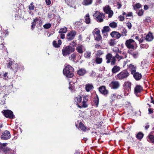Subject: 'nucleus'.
Listing matches in <instances>:
<instances>
[{
	"label": "nucleus",
	"instance_id": "obj_34",
	"mask_svg": "<svg viewBox=\"0 0 154 154\" xmlns=\"http://www.w3.org/2000/svg\"><path fill=\"white\" fill-rule=\"evenodd\" d=\"M129 53L134 58H137L138 56V53L137 51L129 52Z\"/></svg>",
	"mask_w": 154,
	"mask_h": 154
},
{
	"label": "nucleus",
	"instance_id": "obj_62",
	"mask_svg": "<svg viewBox=\"0 0 154 154\" xmlns=\"http://www.w3.org/2000/svg\"><path fill=\"white\" fill-rule=\"evenodd\" d=\"M97 100H95V102L96 103L97 105L98 103L99 100L98 98L96 99Z\"/></svg>",
	"mask_w": 154,
	"mask_h": 154
},
{
	"label": "nucleus",
	"instance_id": "obj_29",
	"mask_svg": "<svg viewBox=\"0 0 154 154\" xmlns=\"http://www.w3.org/2000/svg\"><path fill=\"white\" fill-rule=\"evenodd\" d=\"M94 87L92 85L88 84L86 85L85 89L86 91L89 92Z\"/></svg>",
	"mask_w": 154,
	"mask_h": 154
},
{
	"label": "nucleus",
	"instance_id": "obj_18",
	"mask_svg": "<svg viewBox=\"0 0 154 154\" xmlns=\"http://www.w3.org/2000/svg\"><path fill=\"white\" fill-rule=\"evenodd\" d=\"M110 35L112 37L119 38L121 37V34L119 32L116 31H113L110 33Z\"/></svg>",
	"mask_w": 154,
	"mask_h": 154
},
{
	"label": "nucleus",
	"instance_id": "obj_21",
	"mask_svg": "<svg viewBox=\"0 0 154 154\" xmlns=\"http://www.w3.org/2000/svg\"><path fill=\"white\" fill-rule=\"evenodd\" d=\"M132 74L133 75L134 78L137 81L140 80L142 77L141 74L138 72H135Z\"/></svg>",
	"mask_w": 154,
	"mask_h": 154
},
{
	"label": "nucleus",
	"instance_id": "obj_5",
	"mask_svg": "<svg viewBox=\"0 0 154 154\" xmlns=\"http://www.w3.org/2000/svg\"><path fill=\"white\" fill-rule=\"evenodd\" d=\"M129 75V73L128 71L126 70H124L117 75L115 77L117 79L123 80L127 78Z\"/></svg>",
	"mask_w": 154,
	"mask_h": 154
},
{
	"label": "nucleus",
	"instance_id": "obj_6",
	"mask_svg": "<svg viewBox=\"0 0 154 154\" xmlns=\"http://www.w3.org/2000/svg\"><path fill=\"white\" fill-rule=\"evenodd\" d=\"M75 28L81 31H83L86 28V26L83 24L82 20H80L75 23Z\"/></svg>",
	"mask_w": 154,
	"mask_h": 154
},
{
	"label": "nucleus",
	"instance_id": "obj_63",
	"mask_svg": "<svg viewBox=\"0 0 154 154\" xmlns=\"http://www.w3.org/2000/svg\"><path fill=\"white\" fill-rule=\"evenodd\" d=\"M149 127V125L148 124H146L145 127V129L146 130H147L148 129Z\"/></svg>",
	"mask_w": 154,
	"mask_h": 154
},
{
	"label": "nucleus",
	"instance_id": "obj_13",
	"mask_svg": "<svg viewBox=\"0 0 154 154\" xmlns=\"http://www.w3.org/2000/svg\"><path fill=\"white\" fill-rule=\"evenodd\" d=\"M104 12L106 14H108V17L111 18L113 15V13L111 10V8L109 6L105 7L103 8Z\"/></svg>",
	"mask_w": 154,
	"mask_h": 154
},
{
	"label": "nucleus",
	"instance_id": "obj_14",
	"mask_svg": "<svg viewBox=\"0 0 154 154\" xmlns=\"http://www.w3.org/2000/svg\"><path fill=\"white\" fill-rule=\"evenodd\" d=\"M76 32L74 31H72L68 33L67 35V39L68 40H71L74 38Z\"/></svg>",
	"mask_w": 154,
	"mask_h": 154
},
{
	"label": "nucleus",
	"instance_id": "obj_55",
	"mask_svg": "<svg viewBox=\"0 0 154 154\" xmlns=\"http://www.w3.org/2000/svg\"><path fill=\"white\" fill-rule=\"evenodd\" d=\"M116 6L118 9H119L121 8L122 5L121 3L119 2H118L117 3V5Z\"/></svg>",
	"mask_w": 154,
	"mask_h": 154
},
{
	"label": "nucleus",
	"instance_id": "obj_49",
	"mask_svg": "<svg viewBox=\"0 0 154 154\" xmlns=\"http://www.w3.org/2000/svg\"><path fill=\"white\" fill-rule=\"evenodd\" d=\"M109 44L110 46H114L116 44V42L115 40L111 39L110 40Z\"/></svg>",
	"mask_w": 154,
	"mask_h": 154
},
{
	"label": "nucleus",
	"instance_id": "obj_12",
	"mask_svg": "<svg viewBox=\"0 0 154 154\" xmlns=\"http://www.w3.org/2000/svg\"><path fill=\"white\" fill-rule=\"evenodd\" d=\"M109 86L111 87L112 89H116L119 87L120 83L118 81H113L109 84Z\"/></svg>",
	"mask_w": 154,
	"mask_h": 154
},
{
	"label": "nucleus",
	"instance_id": "obj_54",
	"mask_svg": "<svg viewBox=\"0 0 154 154\" xmlns=\"http://www.w3.org/2000/svg\"><path fill=\"white\" fill-rule=\"evenodd\" d=\"M126 25L129 29H130L132 27V25L131 23L128 22L126 23Z\"/></svg>",
	"mask_w": 154,
	"mask_h": 154
},
{
	"label": "nucleus",
	"instance_id": "obj_53",
	"mask_svg": "<svg viewBox=\"0 0 154 154\" xmlns=\"http://www.w3.org/2000/svg\"><path fill=\"white\" fill-rule=\"evenodd\" d=\"M116 94H113L112 95L111 97V99L112 101H114L116 98Z\"/></svg>",
	"mask_w": 154,
	"mask_h": 154
},
{
	"label": "nucleus",
	"instance_id": "obj_61",
	"mask_svg": "<svg viewBox=\"0 0 154 154\" xmlns=\"http://www.w3.org/2000/svg\"><path fill=\"white\" fill-rule=\"evenodd\" d=\"M149 8L148 6L147 5H145L144 6V9L145 10H147Z\"/></svg>",
	"mask_w": 154,
	"mask_h": 154
},
{
	"label": "nucleus",
	"instance_id": "obj_17",
	"mask_svg": "<svg viewBox=\"0 0 154 154\" xmlns=\"http://www.w3.org/2000/svg\"><path fill=\"white\" fill-rule=\"evenodd\" d=\"M128 68L129 70L131 72V73L132 74H134L136 72V66H134L132 64H130L128 66Z\"/></svg>",
	"mask_w": 154,
	"mask_h": 154
},
{
	"label": "nucleus",
	"instance_id": "obj_20",
	"mask_svg": "<svg viewBox=\"0 0 154 154\" xmlns=\"http://www.w3.org/2000/svg\"><path fill=\"white\" fill-rule=\"evenodd\" d=\"M76 50L79 53L82 54L85 50L84 47L82 45H79L78 46Z\"/></svg>",
	"mask_w": 154,
	"mask_h": 154
},
{
	"label": "nucleus",
	"instance_id": "obj_45",
	"mask_svg": "<svg viewBox=\"0 0 154 154\" xmlns=\"http://www.w3.org/2000/svg\"><path fill=\"white\" fill-rule=\"evenodd\" d=\"M91 55V52L90 51H88L86 52L84 54L85 57L86 58H89L90 57Z\"/></svg>",
	"mask_w": 154,
	"mask_h": 154
},
{
	"label": "nucleus",
	"instance_id": "obj_56",
	"mask_svg": "<svg viewBox=\"0 0 154 154\" xmlns=\"http://www.w3.org/2000/svg\"><path fill=\"white\" fill-rule=\"evenodd\" d=\"M119 19L120 21H123L124 20L125 18L123 16L121 15L119 17Z\"/></svg>",
	"mask_w": 154,
	"mask_h": 154
},
{
	"label": "nucleus",
	"instance_id": "obj_1",
	"mask_svg": "<svg viewBox=\"0 0 154 154\" xmlns=\"http://www.w3.org/2000/svg\"><path fill=\"white\" fill-rule=\"evenodd\" d=\"M74 100L76 105L80 108H85L88 106V99L87 96H85L83 97L82 101L80 95L75 97Z\"/></svg>",
	"mask_w": 154,
	"mask_h": 154
},
{
	"label": "nucleus",
	"instance_id": "obj_43",
	"mask_svg": "<svg viewBox=\"0 0 154 154\" xmlns=\"http://www.w3.org/2000/svg\"><path fill=\"white\" fill-rule=\"evenodd\" d=\"M18 68V65L17 64H15L12 65V69L15 72H17Z\"/></svg>",
	"mask_w": 154,
	"mask_h": 154
},
{
	"label": "nucleus",
	"instance_id": "obj_33",
	"mask_svg": "<svg viewBox=\"0 0 154 154\" xmlns=\"http://www.w3.org/2000/svg\"><path fill=\"white\" fill-rule=\"evenodd\" d=\"M148 138L149 139V140H148L150 142H152V143H154V136L152 135L149 134L148 135Z\"/></svg>",
	"mask_w": 154,
	"mask_h": 154
},
{
	"label": "nucleus",
	"instance_id": "obj_57",
	"mask_svg": "<svg viewBox=\"0 0 154 154\" xmlns=\"http://www.w3.org/2000/svg\"><path fill=\"white\" fill-rule=\"evenodd\" d=\"M46 4L47 5H50L51 4L50 0H45Z\"/></svg>",
	"mask_w": 154,
	"mask_h": 154
},
{
	"label": "nucleus",
	"instance_id": "obj_8",
	"mask_svg": "<svg viewBox=\"0 0 154 154\" xmlns=\"http://www.w3.org/2000/svg\"><path fill=\"white\" fill-rule=\"evenodd\" d=\"M125 44L126 47L128 48L133 50L136 48L134 46L136 43L132 39L127 40L126 41Z\"/></svg>",
	"mask_w": 154,
	"mask_h": 154
},
{
	"label": "nucleus",
	"instance_id": "obj_3",
	"mask_svg": "<svg viewBox=\"0 0 154 154\" xmlns=\"http://www.w3.org/2000/svg\"><path fill=\"white\" fill-rule=\"evenodd\" d=\"M73 68L69 65L66 66L63 70V74L68 77H72L73 76Z\"/></svg>",
	"mask_w": 154,
	"mask_h": 154
},
{
	"label": "nucleus",
	"instance_id": "obj_40",
	"mask_svg": "<svg viewBox=\"0 0 154 154\" xmlns=\"http://www.w3.org/2000/svg\"><path fill=\"white\" fill-rule=\"evenodd\" d=\"M75 55L73 54H72L69 57V59L71 60L74 61H76L75 60Z\"/></svg>",
	"mask_w": 154,
	"mask_h": 154
},
{
	"label": "nucleus",
	"instance_id": "obj_24",
	"mask_svg": "<svg viewBox=\"0 0 154 154\" xmlns=\"http://www.w3.org/2000/svg\"><path fill=\"white\" fill-rule=\"evenodd\" d=\"M54 46L55 48H58L60 47L62 43V41L61 40H58V43L56 41H54L53 42Z\"/></svg>",
	"mask_w": 154,
	"mask_h": 154
},
{
	"label": "nucleus",
	"instance_id": "obj_10",
	"mask_svg": "<svg viewBox=\"0 0 154 154\" xmlns=\"http://www.w3.org/2000/svg\"><path fill=\"white\" fill-rule=\"evenodd\" d=\"M100 31L97 28H95L93 31L92 33L96 40H100L101 38V36L100 34Z\"/></svg>",
	"mask_w": 154,
	"mask_h": 154
},
{
	"label": "nucleus",
	"instance_id": "obj_2",
	"mask_svg": "<svg viewBox=\"0 0 154 154\" xmlns=\"http://www.w3.org/2000/svg\"><path fill=\"white\" fill-rule=\"evenodd\" d=\"M72 46L68 45L66 47H64L62 49V54L65 56L73 52L75 50L74 46L76 45L75 42H73L71 44Z\"/></svg>",
	"mask_w": 154,
	"mask_h": 154
},
{
	"label": "nucleus",
	"instance_id": "obj_15",
	"mask_svg": "<svg viewBox=\"0 0 154 154\" xmlns=\"http://www.w3.org/2000/svg\"><path fill=\"white\" fill-rule=\"evenodd\" d=\"M131 83L128 81L125 82L124 85V89L126 91L129 92L131 90Z\"/></svg>",
	"mask_w": 154,
	"mask_h": 154
},
{
	"label": "nucleus",
	"instance_id": "obj_16",
	"mask_svg": "<svg viewBox=\"0 0 154 154\" xmlns=\"http://www.w3.org/2000/svg\"><path fill=\"white\" fill-rule=\"evenodd\" d=\"M113 57V56H112V54L110 53H108L106 56V63H111V65H112V60Z\"/></svg>",
	"mask_w": 154,
	"mask_h": 154
},
{
	"label": "nucleus",
	"instance_id": "obj_32",
	"mask_svg": "<svg viewBox=\"0 0 154 154\" xmlns=\"http://www.w3.org/2000/svg\"><path fill=\"white\" fill-rule=\"evenodd\" d=\"M127 30L125 28L122 27L121 31L122 35L123 36H126L127 35Z\"/></svg>",
	"mask_w": 154,
	"mask_h": 154
},
{
	"label": "nucleus",
	"instance_id": "obj_38",
	"mask_svg": "<svg viewBox=\"0 0 154 154\" xmlns=\"http://www.w3.org/2000/svg\"><path fill=\"white\" fill-rule=\"evenodd\" d=\"M67 30V28L66 27L61 29L59 31V33H66Z\"/></svg>",
	"mask_w": 154,
	"mask_h": 154
},
{
	"label": "nucleus",
	"instance_id": "obj_26",
	"mask_svg": "<svg viewBox=\"0 0 154 154\" xmlns=\"http://www.w3.org/2000/svg\"><path fill=\"white\" fill-rule=\"evenodd\" d=\"M92 2V0H83L82 4L83 5L87 6L91 4Z\"/></svg>",
	"mask_w": 154,
	"mask_h": 154
},
{
	"label": "nucleus",
	"instance_id": "obj_35",
	"mask_svg": "<svg viewBox=\"0 0 154 154\" xmlns=\"http://www.w3.org/2000/svg\"><path fill=\"white\" fill-rule=\"evenodd\" d=\"M113 51L114 52H115L116 53H120V54L121 53V51H120L119 48L118 47H114L112 49Z\"/></svg>",
	"mask_w": 154,
	"mask_h": 154
},
{
	"label": "nucleus",
	"instance_id": "obj_44",
	"mask_svg": "<svg viewBox=\"0 0 154 154\" xmlns=\"http://www.w3.org/2000/svg\"><path fill=\"white\" fill-rule=\"evenodd\" d=\"M8 63L7 65V67L8 68H10L11 69H12V61L9 60L8 61Z\"/></svg>",
	"mask_w": 154,
	"mask_h": 154
},
{
	"label": "nucleus",
	"instance_id": "obj_41",
	"mask_svg": "<svg viewBox=\"0 0 154 154\" xmlns=\"http://www.w3.org/2000/svg\"><path fill=\"white\" fill-rule=\"evenodd\" d=\"M28 7L29 9L30 10H34L35 7L33 2H31L30 5H29Z\"/></svg>",
	"mask_w": 154,
	"mask_h": 154
},
{
	"label": "nucleus",
	"instance_id": "obj_11",
	"mask_svg": "<svg viewBox=\"0 0 154 154\" xmlns=\"http://www.w3.org/2000/svg\"><path fill=\"white\" fill-rule=\"evenodd\" d=\"M11 137L10 132L7 130L4 131L1 136V139L2 140H7Z\"/></svg>",
	"mask_w": 154,
	"mask_h": 154
},
{
	"label": "nucleus",
	"instance_id": "obj_52",
	"mask_svg": "<svg viewBox=\"0 0 154 154\" xmlns=\"http://www.w3.org/2000/svg\"><path fill=\"white\" fill-rule=\"evenodd\" d=\"M143 12L144 11L143 10L141 9V10H140L138 12V14L139 16H142L143 15Z\"/></svg>",
	"mask_w": 154,
	"mask_h": 154
},
{
	"label": "nucleus",
	"instance_id": "obj_22",
	"mask_svg": "<svg viewBox=\"0 0 154 154\" xmlns=\"http://www.w3.org/2000/svg\"><path fill=\"white\" fill-rule=\"evenodd\" d=\"M99 91L103 94H106L108 93V91L106 89L105 86H102L99 88Z\"/></svg>",
	"mask_w": 154,
	"mask_h": 154
},
{
	"label": "nucleus",
	"instance_id": "obj_7",
	"mask_svg": "<svg viewBox=\"0 0 154 154\" xmlns=\"http://www.w3.org/2000/svg\"><path fill=\"white\" fill-rule=\"evenodd\" d=\"M94 17H96V20L98 22H102L103 20V19L104 17L103 14V13H100L98 11H96L95 13L93 14Z\"/></svg>",
	"mask_w": 154,
	"mask_h": 154
},
{
	"label": "nucleus",
	"instance_id": "obj_37",
	"mask_svg": "<svg viewBox=\"0 0 154 154\" xmlns=\"http://www.w3.org/2000/svg\"><path fill=\"white\" fill-rule=\"evenodd\" d=\"M96 57L95 61L96 63L97 64L101 63L102 61V58L100 57Z\"/></svg>",
	"mask_w": 154,
	"mask_h": 154
},
{
	"label": "nucleus",
	"instance_id": "obj_39",
	"mask_svg": "<svg viewBox=\"0 0 154 154\" xmlns=\"http://www.w3.org/2000/svg\"><path fill=\"white\" fill-rule=\"evenodd\" d=\"M143 136V134L141 132L138 133L136 136L137 138L138 139L140 140L142 138Z\"/></svg>",
	"mask_w": 154,
	"mask_h": 154
},
{
	"label": "nucleus",
	"instance_id": "obj_23",
	"mask_svg": "<svg viewBox=\"0 0 154 154\" xmlns=\"http://www.w3.org/2000/svg\"><path fill=\"white\" fill-rule=\"evenodd\" d=\"M79 130H82L83 131H86L88 130H89L88 128L81 122L79 123V127L78 128Z\"/></svg>",
	"mask_w": 154,
	"mask_h": 154
},
{
	"label": "nucleus",
	"instance_id": "obj_31",
	"mask_svg": "<svg viewBox=\"0 0 154 154\" xmlns=\"http://www.w3.org/2000/svg\"><path fill=\"white\" fill-rule=\"evenodd\" d=\"M77 73L80 75H83L86 73V71L84 69H81L78 71Z\"/></svg>",
	"mask_w": 154,
	"mask_h": 154
},
{
	"label": "nucleus",
	"instance_id": "obj_19",
	"mask_svg": "<svg viewBox=\"0 0 154 154\" xmlns=\"http://www.w3.org/2000/svg\"><path fill=\"white\" fill-rule=\"evenodd\" d=\"M143 87L140 85H137L134 89V93L137 96V94L140 93L143 90Z\"/></svg>",
	"mask_w": 154,
	"mask_h": 154
},
{
	"label": "nucleus",
	"instance_id": "obj_36",
	"mask_svg": "<svg viewBox=\"0 0 154 154\" xmlns=\"http://www.w3.org/2000/svg\"><path fill=\"white\" fill-rule=\"evenodd\" d=\"M109 26L112 28H116L117 27V24L115 22H113L109 23Z\"/></svg>",
	"mask_w": 154,
	"mask_h": 154
},
{
	"label": "nucleus",
	"instance_id": "obj_58",
	"mask_svg": "<svg viewBox=\"0 0 154 154\" xmlns=\"http://www.w3.org/2000/svg\"><path fill=\"white\" fill-rule=\"evenodd\" d=\"M90 75L91 76L94 77L96 75V73L95 72L92 71Z\"/></svg>",
	"mask_w": 154,
	"mask_h": 154
},
{
	"label": "nucleus",
	"instance_id": "obj_27",
	"mask_svg": "<svg viewBox=\"0 0 154 154\" xmlns=\"http://www.w3.org/2000/svg\"><path fill=\"white\" fill-rule=\"evenodd\" d=\"M153 37L151 33H149L146 36V39L148 41H151L153 39Z\"/></svg>",
	"mask_w": 154,
	"mask_h": 154
},
{
	"label": "nucleus",
	"instance_id": "obj_51",
	"mask_svg": "<svg viewBox=\"0 0 154 154\" xmlns=\"http://www.w3.org/2000/svg\"><path fill=\"white\" fill-rule=\"evenodd\" d=\"M142 5L139 3H138L136 4L134 7V8H139L141 7H142Z\"/></svg>",
	"mask_w": 154,
	"mask_h": 154
},
{
	"label": "nucleus",
	"instance_id": "obj_42",
	"mask_svg": "<svg viewBox=\"0 0 154 154\" xmlns=\"http://www.w3.org/2000/svg\"><path fill=\"white\" fill-rule=\"evenodd\" d=\"M38 20V19L37 18L35 19L34 20L33 22H32V26H31V29H33L34 26L35 25L36 22Z\"/></svg>",
	"mask_w": 154,
	"mask_h": 154
},
{
	"label": "nucleus",
	"instance_id": "obj_30",
	"mask_svg": "<svg viewBox=\"0 0 154 154\" xmlns=\"http://www.w3.org/2000/svg\"><path fill=\"white\" fill-rule=\"evenodd\" d=\"M7 75V72H3L0 74V77L1 78H3V79L5 80H7L8 78Z\"/></svg>",
	"mask_w": 154,
	"mask_h": 154
},
{
	"label": "nucleus",
	"instance_id": "obj_60",
	"mask_svg": "<svg viewBox=\"0 0 154 154\" xmlns=\"http://www.w3.org/2000/svg\"><path fill=\"white\" fill-rule=\"evenodd\" d=\"M60 34V38L62 39H63L65 38V35L63 33H61Z\"/></svg>",
	"mask_w": 154,
	"mask_h": 154
},
{
	"label": "nucleus",
	"instance_id": "obj_9",
	"mask_svg": "<svg viewBox=\"0 0 154 154\" xmlns=\"http://www.w3.org/2000/svg\"><path fill=\"white\" fill-rule=\"evenodd\" d=\"M2 112L3 115L6 118L10 119H13L14 117V115H13V112L9 110H6L2 111Z\"/></svg>",
	"mask_w": 154,
	"mask_h": 154
},
{
	"label": "nucleus",
	"instance_id": "obj_48",
	"mask_svg": "<svg viewBox=\"0 0 154 154\" xmlns=\"http://www.w3.org/2000/svg\"><path fill=\"white\" fill-rule=\"evenodd\" d=\"M103 54V52L101 50H98L97 51V52L96 54V57H99Z\"/></svg>",
	"mask_w": 154,
	"mask_h": 154
},
{
	"label": "nucleus",
	"instance_id": "obj_46",
	"mask_svg": "<svg viewBox=\"0 0 154 154\" xmlns=\"http://www.w3.org/2000/svg\"><path fill=\"white\" fill-rule=\"evenodd\" d=\"M109 30V27L108 26H105L104 27L103 29L102 32L103 33H104L105 32H108Z\"/></svg>",
	"mask_w": 154,
	"mask_h": 154
},
{
	"label": "nucleus",
	"instance_id": "obj_4",
	"mask_svg": "<svg viewBox=\"0 0 154 154\" xmlns=\"http://www.w3.org/2000/svg\"><path fill=\"white\" fill-rule=\"evenodd\" d=\"M127 55L125 53L123 52L120 54V53H116L115 56H113L112 60V65H114L115 64L116 61L117 59L119 60H120L124 58H126Z\"/></svg>",
	"mask_w": 154,
	"mask_h": 154
},
{
	"label": "nucleus",
	"instance_id": "obj_50",
	"mask_svg": "<svg viewBox=\"0 0 154 154\" xmlns=\"http://www.w3.org/2000/svg\"><path fill=\"white\" fill-rule=\"evenodd\" d=\"M144 21L145 22H150L151 21V19L150 17H147Z\"/></svg>",
	"mask_w": 154,
	"mask_h": 154
},
{
	"label": "nucleus",
	"instance_id": "obj_59",
	"mask_svg": "<svg viewBox=\"0 0 154 154\" xmlns=\"http://www.w3.org/2000/svg\"><path fill=\"white\" fill-rule=\"evenodd\" d=\"M148 111L149 114L152 113L153 112V110L150 108H149Z\"/></svg>",
	"mask_w": 154,
	"mask_h": 154
},
{
	"label": "nucleus",
	"instance_id": "obj_28",
	"mask_svg": "<svg viewBox=\"0 0 154 154\" xmlns=\"http://www.w3.org/2000/svg\"><path fill=\"white\" fill-rule=\"evenodd\" d=\"M85 22L87 24H89L91 22L90 19L88 14H87L85 17Z\"/></svg>",
	"mask_w": 154,
	"mask_h": 154
},
{
	"label": "nucleus",
	"instance_id": "obj_25",
	"mask_svg": "<svg viewBox=\"0 0 154 154\" xmlns=\"http://www.w3.org/2000/svg\"><path fill=\"white\" fill-rule=\"evenodd\" d=\"M120 69V67L118 66H115L113 67L112 69V73H116L119 71Z\"/></svg>",
	"mask_w": 154,
	"mask_h": 154
},
{
	"label": "nucleus",
	"instance_id": "obj_47",
	"mask_svg": "<svg viewBox=\"0 0 154 154\" xmlns=\"http://www.w3.org/2000/svg\"><path fill=\"white\" fill-rule=\"evenodd\" d=\"M51 26V25L50 23H46L43 26L44 28L46 29H48L50 28Z\"/></svg>",
	"mask_w": 154,
	"mask_h": 154
},
{
	"label": "nucleus",
	"instance_id": "obj_64",
	"mask_svg": "<svg viewBox=\"0 0 154 154\" xmlns=\"http://www.w3.org/2000/svg\"><path fill=\"white\" fill-rule=\"evenodd\" d=\"M101 0H96V2L97 4H98L101 2Z\"/></svg>",
	"mask_w": 154,
	"mask_h": 154
}]
</instances>
